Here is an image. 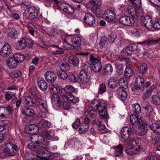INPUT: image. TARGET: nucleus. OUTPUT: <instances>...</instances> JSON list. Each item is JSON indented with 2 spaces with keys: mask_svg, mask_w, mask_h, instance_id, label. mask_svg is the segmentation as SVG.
Returning <instances> with one entry per match:
<instances>
[{
  "mask_svg": "<svg viewBox=\"0 0 160 160\" xmlns=\"http://www.w3.org/2000/svg\"><path fill=\"white\" fill-rule=\"evenodd\" d=\"M149 127L157 135H160V125L153 123L150 125Z\"/></svg>",
  "mask_w": 160,
  "mask_h": 160,
  "instance_id": "36",
  "label": "nucleus"
},
{
  "mask_svg": "<svg viewBox=\"0 0 160 160\" xmlns=\"http://www.w3.org/2000/svg\"><path fill=\"white\" fill-rule=\"evenodd\" d=\"M132 36L135 37H138L140 35V33L138 30L135 28H132L131 31Z\"/></svg>",
  "mask_w": 160,
  "mask_h": 160,
  "instance_id": "62",
  "label": "nucleus"
},
{
  "mask_svg": "<svg viewBox=\"0 0 160 160\" xmlns=\"http://www.w3.org/2000/svg\"><path fill=\"white\" fill-rule=\"evenodd\" d=\"M11 46L7 43H5L1 49L0 54L3 57L8 56L12 53Z\"/></svg>",
  "mask_w": 160,
  "mask_h": 160,
  "instance_id": "14",
  "label": "nucleus"
},
{
  "mask_svg": "<svg viewBox=\"0 0 160 160\" xmlns=\"http://www.w3.org/2000/svg\"><path fill=\"white\" fill-rule=\"evenodd\" d=\"M107 38L105 36H102L101 38L100 42L99 43V45L100 48L106 47L108 44Z\"/></svg>",
  "mask_w": 160,
  "mask_h": 160,
  "instance_id": "45",
  "label": "nucleus"
},
{
  "mask_svg": "<svg viewBox=\"0 0 160 160\" xmlns=\"http://www.w3.org/2000/svg\"><path fill=\"white\" fill-rule=\"evenodd\" d=\"M89 126L88 125L82 124L79 128L78 132L80 134H83L88 131Z\"/></svg>",
  "mask_w": 160,
  "mask_h": 160,
  "instance_id": "49",
  "label": "nucleus"
},
{
  "mask_svg": "<svg viewBox=\"0 0 160 160\" xmlns=\"http://www.w3.org/2000/svg\"><path fill=\"white\" fill-rule=\"evenodd\" d=\"M129 139L130 142H132L131 143L133 145L138 144L140 141V139L139 138H135L133 137L132 138H130Z\"/></svg>",
  "mask_w": 160,
  "mask_h": 160,
  "instance_id": "61",
  "label": "nucleus"
},
{
  "mask_svg": "<svg viewBox=\"0 0 160 160\" xmlns=\"http://www.w3.org/2000/svg\"><path fill=\"white\" fill-rule=\"evenodd\" d=\"M150 140L151 141L152 144L155 145L158 142L157 138L154 134H151L150 137Z\"/></svg>",
  "mask_w": 160,
  "mask_h": 160,
  "instance_id": "64",
  "label": "nucleus"
},
{
  "mask_svg": "<svg viewBox=\"0 0 160 160\" xmlns=\"http://www.w3.org/2000/svg\"><path fill=\"white\" fill-rule=\"evenodd\" d=\"M115 11V9L114 8H111L106 10L102 16L103 18L109 22L114 21L116 18V14Z\"/></svg>",
  "mask_w": 160,
  "mask_h": 160,
  "instance_id": "7",
  "label": "nucleus"
},
{
  "mask_svg": "<svg viewBox=\"0 0 160 160\" xmlns=\"http://www.w3.org/2000/svg\"><path fill=\"white\" fill-rule=\"evenodd\" d=\"M133 74V72L131 67H127L126 68L124 72V75L125 78H130L132 75Z\"/></svg>",
  "mask_w": 160,
  "mask_h": 160,
  "instance_id": "43",
  "label": "nucleus"
},
{
  "mask_svg": "<svg viewBox=\"0 0 160 160\" xmlns=\"http://www.w3.org/2000/svg\"><path fill=\"white\" fill-rule=\"evenodd\" d=\"M39 105H38V107L40 108L41 112L39 113V117L41 118H46L48 111V107L47 105L42 102V100L40 99Z\"/></svg>",
  "mask_w": 160,
  "mask_h": 160,
  "instance_id": "11",
  "label": "nucleus"
},
{
  "mask_svg": "<svg viewBox=\"0 0 160 160\" xmlns=\"http://www.w3.org/2000/svg\"><path fill=\"white\" fill-rule=\"evenodd\" d=\"M68 61L75 67H77L79 64V59L75 55L70 56L68 58Z\"/></svg>",
  "mask_w": 160,
  "mask_h": 160,
  "instance_id": "29",
  "label": "nucleus"
},
{
  "mask_svg": "<svg viewBox=\"0 0 160 160\" xmlns=\"http://www.w3.org/2000/svg\"><path fill=\"white\" fill-rule=\"evenodd\" d=\"M132 111L134 113L138 114L141 112V108L140 105L138 103H135L132 105Z\"/></svg>",
  "mask_w": 160,
  "mask_h": 160,
  "instance_id": "48",
  "label": "nucleus"
},
{
  "mask_svg": "<svg viewBox=\"0 0 160 160\" xmlns=\"http://www.w3.org/2000/svg\"><path fill=\"white\" fill-rule=\"evenodd\" d=\"M9 75L11 78H18L22 76V73L19 70H15L11 72Z\"/></svg>",
  "mask_w": 160,
  "mask_h": 160,
  "instance_id": "47",
  "label": "nucleus"
},
{
  "mask_svg": "<svg viewBox=\"0 0 160 160\" xmlns=\"http://www.w3.org/2000/svg\"><path fill=\"white\" fill-rule=\"evenodd\" d=\"M42 136L48 139L53 141H57L59 140V138L55 136V133L52 130H46L41 131Z\"/></svg>",
  "mask_w": 160,
  "mask_h": 160,
  "instance_id": "9",
  "label": "nucleus"
},
{
  "mask_svg": "<svg viewBox=\"0 0 160 160\" xmlns=\"http://www.w3.org/2000/svg\"><path fill=\"white\" fill-rule=\"evenodd\" d=\"M66 71L62 70L57 72L58 76L62 79H66L68 77V74L65 72Z\"/></svg>",
  "mask_w": 160,
  "mask_h": 160,
  "instance_id": "53",
  "label": "nucleus"
},
{
  "mask_svg": "<svg viewBox=\"0 0 160 160\" xmlns=\"http://www.w3.org/2000/svg\"><path fill=\"white\" fill-rule=\"evenodd\" d=\"M31 140L32 143H36L38 146H41L43 148H49L48 142L45 140L41 135H32L31 137Z\"/></svg>",
  "mask_w": 160,
  "mask_h": 160,
  "instance_id": "2",
  "label": "nucleus"
},
{
  "mask_svg": "<svg viewBox=\"0 0 160 160\" xmlns=\"http://www.w3.org/2000/svg\"><path fill=\"white\" fill-rule=\"evenodd\" d=\"M106 106L105 103L99 102L98 99H94L91 105L93 110H90L88 112L87 116L92 118L95 117L97 115V111L99 112L101 118H107L108 116L107 112Z\"/></svg>",
  "mask_w": 160,
  "mask_h": 160,
  "instance_id": "1",
  "label": "nucleus"
},
{
  "mask_svg": "<svg viewBox=\"0 0 160 160\" xmlns=\"http://www.w3.org/2000/svg\"><path fill=\"white\" fill-rule=\"evenodd\" d=\"M66 13L72 14L74 12V8L70 5H68L67 8L65 9L64 11Z\"/></svg>",
  "mask_w": 160,
  "mask_h": 160,
  "instance_id": "59",
  "label": "nucleus"
},
{
  "mask_svg": "<svg viewBox=\"0 0 160 160\" xmlns=\"http://www.w3.org/2000/svg\"><path fill=\"white\" fill-rule=\"evenodd\" d=\"M65 97L66 99L67 98L71 102L73 103H77L79 101L78 98L74 97L71 93H66V96Z\"/></svg>",
  "mask_w": 160,
  "mask_h": 160,
  "instance_id": "39",
  "label": "nucleus"
},
{
  "mask_svg": "<svg viewBox=\"0 0 160 160\" xmlns=\"http://www.w3.org/2000/svg\"><path fill=\"white\" fill-rule=\"evenodd\" d=\"M22 111L23 114L29 116L33 117L35 114V112L33 109L26 107H25Z\"/></svg>",
  "mask_w": 160,
  "mask_h": 160,
  "instance_id": "34",
  "label": "nucleus"
},
{
  "mask_svg": "<svg viewBox=\"0 0 160 160\" xmlns=\"http://www.w3.org/2000/svg\"><path fill=\"white\" fill-rule=\"evenodd\" d=\"M130 134L129 128L127 127H125L122 128L121 131V138L124 140H127Z\"/></svg>",
  "mask_w": 160,
  "mask_h": 160,
  "instance_id": "27",
  "label": "nucleus"
},
{
  "mask_svg": "<svg viewBox=\"0 0 160 160\" xmlns=\"http://www.w3.org/2000/svg\"><path fill=\"white\" fill-rule=\"evenodd\" d=\"M147 65L146 63L142 64L139 67L140 72L143 74H144L147 72Z\"/></svg>",
  "mask_w": 160,
  "mask_h": 160,
  "instance_id": "58",
  "label": "nucleus"
},
{
  "mask_svg": "<svg viewBox=\"0 0 160 160\" xmlns=\"http://www.w3.org/2000/svg\"><path fill=\"white\" fill-rule=\"evenodd\" d=\"M13 111V108L10 105H8L7 107H0V116L2 118H6L7 116L11 114Z\"/></svg>",
  "mask_w": 160,
  "mask_h": 160,
  "instance_id": "10",
  "label": "nucleus"
},
{
  "mask_svg": "<svg viewBox=\"0 0 160 160\" xmlns=\"http://www.w3.org/2000/svg\"><path fill=\"white\" fill-rule=\"evenodd\" d=\"M91 61V69L95 72H99L102 69V65L100 62L101 58H95L92 55L90 56Z\"/></svg>",
  "mask_w": 160,
  "mask_h": 160,
  "instance_id": "3",
  "label": "nucleus"
},
{
  "mask_svg": "<svg viewBox=\"0 0 160 160\" xmlns=\"http://www.w3.org/2000/svg\"><path fill=\"white\" fill-rule=\"evenodd\" d=\"M26 132L28 134H36L38 132V128L35 124L27 125L25 128Z\"/></svg>",
  "mask_w": 160,
  "mask_h": 160,
  "instance_id": "19",
  "label": "nucleus"
},
{
  "mask_svg": "<svg viewBox=\"0 0 160 160\" xmlns=\"http://www.w3.org/2000/svg\"><path fill=\"white\" fill-rule=\"evenodd\" d=\"M26 17L30 20L36 18L38 16V12L34 7H30L27 8L25 11Z\"/></svg>",
  "mask_w": 160,
  "mask_h": 160,
  "instance_id": "5",
  "label": "nucleus"
},
{
  "mask_svg": "<svg viewBox=\"0 0 160 160\" xmlns=\"http://www.w3.org/2000/svg\"><path fill=\"white\" fill-rule=\"evenodd\" d=\"M119 21L123 25L128 26H132L134 23V21L132 18L126 16L121 17L119 19Z\"/></svg>",
  "mask_w": 160,
  "mask_h": 160,
  "instance_id": "15",
  "label": "nucleus"
},
{
  "mask_svg": "<svg viewBox=\"0 0 160 160\" xmlns=\"http://www.w3.org/2000/svg\"><path fill=\"white\" fill-rule=\"evenodd\" d=\"M108 85L110 88H114L118 87V84L113 79H110L108 81Z\"/></svg>",
  "mask_w": 160,
  "mask_h": 160,
  "instance_id": "50",
  "label": "nucleus"
},
{
  "mask_svg": "<svg viewBox=\"0 0 160 160\" xmlns=\"http://www.w3.org/2000/svg\"><path fill=\"white\" fill-rule=\"evenodd\" d=\"M14 154L13 151L10 150L3 149V151L0 153V156L2 158H5L6 157L13 156Z\"/></svg>",
  "mask_w": 160,
  "mask_h": 160,
  "instance_id": "42",
  "label": "nucleus"
},
{
  "mask_svg": "<svg viewBox=\"0 0 160 160\" xmlns=\"http://www.w3.org/2000/svg\"><path fill=\"white\" fill-rule=\"evenodd\" d=\"M71 42L72 43V45H70L66 41H64V43L65 44H68L69 46H70L71 47V48H72L73 49L74 46L76 47H80L81 45V40L80 38L78 35L75 36H73L71 37Z\"/></svg>",
  "mask_w": 160,
  "mask_h": 160,
  "instance_id": "12",
  "label": "nucleus"
},
{
  "mask_svg": "<svg viewBox=\"0 0 160 160\" xmlns=\"http://www.w3.org/2000/svg\"><path fill=\"white\" fill-rule=\"evenodd\" d=\"M28 147V148L31 150H33L34 149L36 148H38L36 152L39 154V155L40 157L41 156L42 154L43 153V152H44V150L45 149H47L48 148H43L41 147V146H38L37 145H34V144H32L31 145L29 144Z\"/></svg>",
  "mask_w": 160,
  "mask_h": 160,
  "instance_id": "32",
  "label": "nucleus"
},
{
  "mask_svg": "<svg viewBox=\"0 0 160 160\" xmlns=\"http://www.w3.org/2000/svg\"><path fill=\"white\" fill-rule=\"evenodd\" d=\"M89 2L91 6V10L93 13L99 14L100 8L102 4L101 0H90Z\"/></svg>",
  "mask_w": 160,
  "mask_h": 160,
  "instance_id": "8",
  "label": "nucleus"
},
{
  "mask_svg": "<svg viewBox=\"0 0 160 160\" xmlns=\"http://www.w3.org/2000/svg\"><path fill=\"white\" fill-rule=\"evenodd\" d=\"M46 149H44L41 157L46 160H48L49 158L51 157V154Z\"/></svg>",
  "mask_w": 160,
  "mask_h": 160,
  "instance_id": "52",
  "label": "nucleus"
},
{
  "mask_svg": "<svg viewBox=\"0 0 160 160\" xmlns=\"http://www.w3.org/2000/svg\"><path fill=\"white\" fill-rule=\"evenodd\" d=\"M78 89L74 88L73 86L68 85L66 86L64 88H62L60 90V92L61 93H63L62 95L63 97L66 96V93H71L72 92L75 93H77L78 92Z\"/></svg>",
  "mask_w": 160,
  "mask_h": 160,
  "instance_id": "13",
  "label": "nucleus"
},
{
  "mask_svg": "<svg viewBox=\"0 0 160 160\" xmlns=\"http://www.w3.org/2000/svg\"><path fill=\"white\" fill-rule=\"evenodd\" d=\"M12 57L18 63H20L22 62L25 59L24 55L20 53H14Z\"/></svg>",
  "mask_w": 160,
  "mask_h": 160,
  "instance_id": "30",
  "label": "nucleus"
},
{
  "mask_svg": "<svg viewBox=\"0 0 160 160\" xmlns=\"http://www.w3.org/2000/svg\"><path fill=\"white\" fill-rule=\"evenodd\" d=\"M116 72L117 73L121 75L123 73L124 68L123 66L121 64L118 62L114 63Z\"/></svg>",
  "mask_w": 160,
  "mask_h": 160,
  "instance_id": "46",
  "label": "nucleus"
},
{
  "mask_svg": "<svg viewBox=\"0 0 160 160\" xmlns=\"http://www.w3.org/2000/svg\"><path fill=\"white\" fill-rule=\"evenodd\" d=\"M59 66L62 70L68 71L70 68L69 64L67 62H59Z\"/></svg>",
  "mask_w": 160,
  "mask_h": 160,
  "instance_id": "38",
  "label": "nucleus"
},
{
  "mask_svg": "<svg viewBox=\"0 0 160 160\" xmlns=\"http://www.w3.org/2000/svg\"><path fill=\"white\" fill-rule=\"evenodd\" d=\"M46 80L50 83L53 82L57 78L56 74L53 72L48 71L44 74Z\"/></svg>",
  "mask_w": 160,
  "mask_h": 160,
  "instance_id": "21",
  "label": "nucleus"
},
{
  "mask_svg": "<svg viewBox=\"0 0 160 160\" xmlns=\"http://www.w3.org/2000/svg\"><path fill=\"white\" fill-rule=\"evenodd\" d=\"M145 81L144 80L142 77L140 75L138 76L136 78L135 83L139 84L142 85Z\"/></svg>",
  "mask_w": 160,
  "mask_h": 160,
  "instance_id": "63",
  "label": "nucleus"
},
{
  "mask_svg": "<svg viewBox=\"0 0 160 160\" xmlns=\"http://www.w3.org/2000/svg\"><path fill=\"white\" fill-rule=\"evenodd\" d=\"M78 78L80 82L84 84L87 83L89 81L88 76L87 72L84 69L82 70L80 72Z\"/></svg>",
  "mask_w": 160,
  "mask_h": 160,
  "instance_id": "23",
  "label": "nucleus"
},
{
  "mask_svg": "<svg viewBox=\"0 0 160 160\" xmlns=\"http://www.w3.org/2000/svg\"><path fill=\"white\" fill-rule=\"evenodd\" d=\"M25 103L28 107L37 108L39 105L40 99L31 96H27L25 98Z\"/></svg>",
  "mask_w": 160,
  "mask_h": 160,
  "instance_id": "4",
  "label": "nucleus"
},
{
  "mask_svg": "<svg viewBox=\"0 0 160 160\" xmlns=\"http://www.w3.org/2000/svg\"><path fill=\"white\" fill-rule=\"evenodd\" d=\"M113 71L112 67L110 64H107L102 71V74L105 75H110Z\"/></svg>",
  "mask_w": 160,
  "mask_h": 160,
  "instance_id": "31",
  "label": "nucleus"
},
{
  "mask_svg": "<svg viewBox=\"0 0 160 160\" xmlns=\"http://www.w3.org/2000/svg\"><path fill=\"white\" fill-rule=\"evenodd\" d=\"M68 79L71 82H76L78 80V78L73 73L70 74L68 77Z\"/></svg>",
  "mask_w": 160,
  "mask_h": 160,
  "instance_id": "56",
  "label": "nucleus"
},
{
  "mask_svg": "<svg viewBox=\"0 0 160 160\" xmlns=\"http://www.w3.org/2000/svg\"><path fill=\"white\" fill-rule=\"evenodd\" d=\"M152 102L155 105H160V99L157 95H153L152 96Z\"/></svg>",
  "mask_w": 160,
  "mask_h": 160,
  "instance_id": "55",
  "label": "nucleus"
},
{
  "mask_svg": "<svg viewBox=\"0 0 160 160\" xmlns=\"http://www.w3.org/2000/svg\"><path fill=\"white\" fill-rule=\"evenodd\" d=\"M143 43L148 46H150L151 45L155 44L157 43L159 44L158 39L157 40H145L143 42Z\"/></svg>",
  "mask_w": 160,
  "mask_h": 160,
  "instance_id": "57",
  "label": "nucleus"
},
{
  "mask_svg": "<svg viewBox=\"0 0 160 160\" xmlns=\"http://www.w3.org/2000/svg\"><path fill=\"white\" fill-rule=\"evenodd\" d=\"M146 125V124L137 126L138 128L135 129V132L137 135L139 136H142L147 133L148 130L147 128L145 127Z\"/></svg>",
  "mask_w": 160,
  "mask_h": 160,
  "instance_id": "24",
  "label": "nucleus"
},
{
  "mask_svg": "<svg viewBox=\"0 0 160 160\" xmlns=\"http://www.w3.org/2000/svg\"><path fill=\"white\" fill-rule=\"evenodd\" d=\"M143 25L148 30L152 28V20L150 16L146 15L144 17L142 21Z\"/></svg>",
  "mask_w": 160,
  "mask_h": 160,
  "instance_id": "20",
  "label": "nucleus"
},
{
  "mask_svg": "<svg viewBox=\"0 0 160 160\" xmlns=\"http://www.w3.org/2000/svg\"><path fill=\"white\" fill-rule=\"evenodd\" d=\"M18 63L12 57L9 60H8L7 61V64L8 66L12 68H16Z\"/></svg>",
  "mask_w": 160,
  "mask_h": 160,
  "instance_id": "44",
  "label": "nucleus"
},
{
  "mask_svg": "<svg viewBox=\"0 0 160 160\" xmlns=\"http://www.w3.org/2000/svg\"><path fill=\"white\" fill-rule=\"evenodd\" d=\"M46 30L47 31L51 38L56 37L57 35V29L55 28H53L51 29L47 28H46Z\"/></svg>",
  "mask_w": 160,
  "mask_h": 160,
  "instance_id": "41",
  "label": "nucleus"
},
{
  "mask_svg": "<svg viewBox=\"0 0 160 160\" xmlns=\"http://www.w3.org/2000/svg\"><path fill=\"white\" fill-rule=\"evenodd\" d=\"M142 149V147L139 146H138L137 147H131L130 146H128L126 148L125 152L128 155H132L138 153Z\"/></svg>",
  "mask_w": 160,
  "mask_h": 160,
  "instance_id": "22",
  "label": "nucleus"
},
{
  "mask_svg": "<svg viewBox=\"0 0 160 160\" xmlns=\"http://www.w3.org/2000/svg\"><path fill=\"white\" fill-rule=\"evenodd\" d=\"M83 21L86 24L92 26L94 24L95 19L90 13H87L85 14Z\"/></svg>",
  "mask_w": 160,
  "mask_h": 160,
  "instance_id": "18",
  "label": "nucleus"
},
{
  "mask_svg": "<svg viewBox=\"0 0 160 160\" xmlns=\"http://www.w3.org/2000/svg\"><path fill=\"white\" fill-rule=\"evenodd\" d=\"M128 10V13L135 19L139 18L142 17V14L132 6H129Z\"/></svg>",
  "mask_w": 160,
  "mask_h": 160,
  "instance_id": "17",
  "label": "nucleus"
},
{
  "mask_svg": "<svg viewBox=\"0 0 160 160\" xmlns=\"http://www.w3.org/2000/svg\"><path fill=\"white\" fill-rule=\"evenodd\" d=\"M132 89L133 92L139 93L141 92L143 90V85L135 83L132 86Z\"/></svg>",
  "mask_w": 160,
  "mask_h": 160,
  "instance_id": "40",
  "label": "nucleus"
},
{
  "mask_svg": "<svg viewBox=\"0 0 160 160\" xmlns=\"http://www.w3.org/2000/svg\"><path fill=\"white\" fill-rule=\"evenodd\" d=\"M137 45L135 43H131L128 46L125 47L121 52L124 53L125 55H130L132 52L137 50Z\"/></svg>",
  "mask_w": 160,
  "mask_h": 160,
  "instance_id": "16",
  "label": "nucleus"
},
{
  "mask_svg": "<svg viewBox=\"0 0 160 160\" xmlns=\"http://www.w3.org/2000/svg\"><path fill=\"white\" fill-rule=\"evenodd\" d=\"M38 85L39 88L42 91L47 90L48 86L47 82L43 79H41L38 81Z\"/></svg>",
  "mask_w": 160,
  "mask_h": 160,
  "instance_id": "37",
  "label": "nucleus"
},
{
  "mask_svg": "<svg viewBox=\"0 0 160 160\" xmlns=\"http://www.w3.org/2000/svg\"><path fill=\"white\" fill-rule=\"evenodd\" d=\"M5 98L6 100L8 101L10 99L14 98L15 95L12 92H8L5 95Z\"/></svg>",
  "mask_w": 160,
  "mask_h": 160,
  "instance_id": "54",
  "label": "nucleus"
},
{
  "mask_svg": "<svg viewBox=\"0 0 160 160\" xmlns=\"http://www.w3.org/2000/svg\"><path fill=\"white\" fill-rule=\"evenodd\" d=\"M38 129L40 128H44L46 127L49 128L50 127L51 123L48 121L46 120L41 119L39 121L38 123Z\"/></svg>",
  "mask_w": 160,
  "mask_h": 160,
  "instance_id": "35",
  "label": "nucleus"
},
{
  "mask_svg": "<svg viewBox=\"0 0 160 160\" xmlns=\"http://www.w3.org/2000/svg\"><path fill=\"white\" fill-rule=\"evenodd\" d=\"M26 43L27 47L28 48H31L33 46L34 44V41L31 38H26Z\"/></svg>",
  "mask_w": 160,
  "mask_h": 160,
  "instance_id": "60",
  "label": "nucleus"
},
{
  "mask_svg": "<svg viewBox=\"0 0 160 160\" xmlns=\"http://www.w3.org/2000/svg\"><path fill=\"white\" fill-rule=\"evenodd\" d=\"M26 39V37H22L18 40L17 44V48L18 49L22 50L27 47Z\"/></svg>",
  "mask_w": 160,
  "mask_h": 160,
  "instance_id": "28",
  "label": "nucleus"
},
{
  "mask_svg": "<svg viewBox=\"0 0 160 160\" xmlns=\"http://www.w3.org/2000/svg\"><path fill=\"white\" fill-rule=\"evenodd\" d=\"M117 94L118 97L122 101L127 98V94L123 87L118 88L117 91Z\"/></svg>",
  "mask_w": 160,
  "mask_h": 160,
  "instance_id": "26",
  "label": "nucleus"
},
{
  "mask_svg": "<svg viewBox=\"0 0 160 160\" xmlns=\"http://www.w3.org/2000/svg\"><path fill=\"white\" fill-rule=\"evenodd\" d=\"M131 123L132 126L137 127V126L146 124V121L142 119L138 115L132 114L130 116Z\"/></svg>",
  "mask_w": 160,
  "mask_h": 160,
  "instance_id": "6",
  "label": "nucleus"
},
{
  "mask_svg": "<svg viewBox=\"0 0 160 160\" xmlns=\"http://www.w3.org/2000/svg\"><path fill=\"white\" fill-rule=\"evenodd\" d=\"M108 39L110 43H113L115 40L116 39L117 35L115 32H111L108 36Z\"/></svg>",
  "mask_w": 160,
  "mask_h": 160,
  "instance_id": "51",
  "label": "nucleus"
},
{
  "mask_svg": "<svg viewBox=\"0 0 160 160\" xmlns=\"http://www.w3.org/2000/svg\"><path fill=\"white\" fill-rule=\"evenodd\" d=\"M51 100L54 107L55 105L59 107L61 105L60 97L57 93H54L53 94L51 98Z\"/></svg>",
  "mask_w": 160,
  "mask_h": 160,
  "instance_id": "25",
  "label": "nucleus"
},
{
  "mask_svg": "<svg viewBox=\"0 0 160 160\" xmlns=\"http://www.w3.org/2000/svg\"><path fill=\"white\" fill-rule=\"evenodd\" d=\"M112 147L114 149V154L115 156L119 157L122 154L123 147L122 144H119L116 147Z\"/></svg>",
  "mask_w": 160,
  "mask_h": 160,
  "instance_id": "33",
  "label": "nucleus"
}]
</instances>
